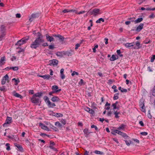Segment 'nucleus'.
Here are the masks:
<instances>
[{
	"instance_id": "6",
	"label": "nucleus",
	"mask_w": 155,
	"mask_h": 155,
	"mask_svg": "<svg viewBox=\"0 0 155 155\" xmlns=\"http://www.w3.org/2000/svg\"><path fill=\"white\" fill-rule=\"evenodd\" d=\"M28 40V38L25 39L24 38H23L21 40L18 41L16 44L17 45H22L25 43Z\"/></svg>"
},
{
	"instance_id": "53",
	"label": "nucleus",
	"mask_w": 155,
	"mask_h": 155,
	"mask_svg": "<svg viewBox=\"0 0 155 155\" xmlns=\"http://www.w3.org/2000/svg\"><path fill=\"white\" fill-rule=\"evenodd\" d=\"M88 112L91 114H93L94 113V111L92 110V109H91L90 108V110H89Z\"/></svg>"
},
{
	"instance_id": "58",
	"label": "nucleus",
	"mask_w": 155,
	"mask_h": 155,
	"mask_svg": "<svg viewBox=\"0 0 155 155\" xmlns=\"http://www.w3.org/2000/svg\"><path fill=\"white\" fill-rule=\"evenodd\" d=\"M113 140L114 141L117 143H119L117 139L115 138H112Z\"/></svg>"
},
{
	"instance_id": "10",
	"label": "nucleus",
	"mask_w": 155,
	"mask_h": 155,
	"mask_svg": "<svg viewBox=\"0 0 155 155\" xmlns=\"http://www.w3.org/2000/svg\"><path fill=\"white\" fill-rule=\"evenodd\" d=\"M55 145V143L54 142H51L49 147L51 149L53 150L54 151H56L57 150L55 147L54 146V145Z\"/></svg>"
},
{
	"instance_id": "2",
	"label": "nucleus",
	"mask_w": 155,
	"mask_h": 155,
	"mask_svg": "<svg viewBox=\"0 0 155 155\" xmlns=\"http://www.w3.org/2000/svg\"><path fill=\"white\" fill-rule=\"evenodd\" d=\"M125 127L126 126L125 125L121 124L117 128V130H113L111 132V134L115 135H116V134L117 133L124 137L125 138L127 137L128 136L125 133L120 131V130H124Z\"/></svg>"
},
{
	"instance_id": "29",
	"label": "nucleus",
	"mask_w": 155,
	"mask_h": 155,
	"mask_svg": "<svg viewBox=\"0 0 155 155\" xmlns=\"http://www.w3.org/2000/svg\"><path fill=\"white\" fill-rule=\"evenodd\" d=\"M43 93L41 92H38L34 94L35 96L38 97H40L42 95Z\"/></svg>"
},
{
	"instance_id": "27",
	"label": "nucleus",
	"mask_w": 155,
	"mask_h": 155,
	"mask_svg": "<svg viewBox=\"0 0 155 155\" xmlns=\"http://www.w3.org/2000/svg\"><path fill=\"white\" fill-rule=\"evenodd\" d=\"M5 61V57H2L0 60V64L3 65L4 63V61Z\"/></svg>"
},
{
	"instance_id": "43",
	"label": "nucleus",
	"mask_w": 155,
	"mask_h": 155,
	"mask_svg": "<svg viewBox=\"0 0 155 155\" xmlns=\"http://www.w3.org/2000/svg\"><path fill=\"white\" fill-rule=\"evenodd\" d=\"M118 94H119L118 93L115 94H114V97H113V99L114 100H117L118 98Z\"/></svg>"
},
{
	"instance_id": "49",
	"label": "nucleus",
	"mask_w": 155,
	"mask_h": 155,
	"mask_svg": "<svg viewBox=\"0 0 155 155\" xmlns=\"http://www.w3.org/2000/svg\"><path fill=\"white\" fill-rule=\"evenodd\" d=\"M155 59V55H153L152 57L151 58L150 61L151 62H152L154 61V60Z\"/></svg>"
},
{
	"instance_id": "24",
	"label": "nucleus",
	"mask_w": 155,
	"mask_h": 155,
	"mask_svg": "<svg viewBox=\"0 0 155 155\" xmlns=\"http://www.w3.org/2000/svg\"><path fill=\"white\" fill-rule=\"evenodd\" d=\"M53 36L55 37H58L60 39L63 41L64 40V38L62 36L60 35H53Z\"/></svg>"
},
{
	"instance_id": "45",
	"label": "nucleus",
	"mask_w": 155,
	"mask_h": 155,
	"mask_svg": "<svg viewBox=\"0 0 155 155\" xmlns=\"http://www.w3.org/2000/svg\"><path fill=\"white\" fill-rule=\"evenodd\" d=\"M83 132L84 133L86 134L87 135H88L89 134V132L88 130L87 129H84Z\"/></svg>"
},
{
	"instance_id": "64",
	"label": "nucleus",
	"mask_w": 155,
	"mask_h": 155,
	"mask_svg": "<svg viewBox=\"0 0 155 155\" xmlns=\"http://www.w3.org/2000/svg\"><path fill=\"white\" fill-rule=\"evenodd\" d=\"M89 153V152L87 150L85 151L84 155H88Z\"/></svg>"
},
{
	"instance_id": "57",
	"label": "nucleus",
	"mask_w": 155,
	"mask_h": 155,
	"mask_svg": "<svg viewBox=\"0 0 155 155\" xmlns=\"http://www.w3.org/2000/svg\"><path fill=\"white\" fill-rule=\"evenodd\" d=\"M54 45H50L49 46V48L51 49H52L54 48Z\"/></svg>"
},
{
	"instance_id": "38",
	"label": "nucleus",
	"mask_w": 155,
	"mask_h": 155,
	"mask_svg": "<svg viewBox=\"0 0 155 155\" xmlns=\"http://www.w3.org/2000/svg\"><path fill=\"white\" fill-rule=\"evenodd\" d=\"M75 12L76 14L80 15L81 14H82L84 13L85 12V11H80V12H77V11L76 10H75V11L74 12Z\"/></svg>"
},
{
	"instance_id": "20",
	"label": "nucleus",
	"mask_w": 155,
	"mask_h": 155,
	"mask_svg": "<svg viewBox=\"0 0 155 155\" xmlns=\"http://www.w3.org/2000/svg\"><path fill=\"white\" fill-rule=\"evenodd\" d=\"M13 94L14 96L20 98L21 99L23 97L20 94H18V93H15V91L13 92Z\"/></svg>"
},
{
	"instance_id": "30",
	"label": "nucleus",
	"mask_w": 155,
	"mask_h": 155,
	"mask_svg": "<svg viewBox=\"0 0 155 155\" xmlns=\"http://www.w3.org/2000/svg\"><path fill=\"white\" fill-rule=\"evenodd\" d=\"M143 19L142 18H138L134 21V22L135 23H137L142 21Z\"/></svg>"
},
{
	"instance_id": "4",
	"label": "nucleus",
	"mask_w": 155,
	"mask_h": 155,
	"mask_svg": "<svg viewBox=\"0 0 155 155\" xmlns=\"http://www.w3.org/2000/svg\"><path fill=\"white\" fill-rule=\"evenodd\" d=\"M1 32L0 33V41H1L5 35V27L3 26H2L1 28Z\"/></svg>"
},
{
	"instance_id": "48",
	"label": "nucleus",
	"mask_w": 155,
	"mask_h": 155,
	"mask_svg": "<svg viewBox=\"0 0 155 155\" xmlns=\"http://www.w3.org/2000/svg\"><path fill=\"white\" fill-rule=\"evenodd\" d=\"M75 74L78 75H79V74L78 72H76L75 71H74L72 73L71 75L72 76H74Z\"/></svg>"
},
{
	"instance_id": "56",
	"label": "nucleus",
	"mask_w": 155,
	"mask_h": 155,
	"mask_svg": "<svg viewBox=\"0 0 155 155\" xmlns=\"http://www.w3.org/2000/svg\"><path fill=\"white\" fill-rule=\"evenodd\" d=\"M112 112L111 111H108L107 113V115L109 116H111V115L112 114Z\"/></svg>"
},
{
	"instance_id": "51",
	"label": "nucleus",
	"mask_w": 155,
	"mask_h": 155,
	"mask_svg": "<svg viewBox=\"0 0 155 155\" xmlns=\"http://www.w3.org/2000/svg\"><path fill=\"white\" fill-rule=\"evenodd\" d=\"M140 134L142 135L146 136L147 135L148 133L147 132H142L140 133Z\"/></svg>"
},
{
	"instance_id": "28",
	"label": "nucleus",
	"mask_w": 155,
	"mask_h": 155,
	"mask_svg": "<svg viewBox=\"0 0 155 155\" xmlns=\"http://www.w3.org/2000/svg\"><path fill=\"white\" fill-rule=\"evenodd\" d=\"M43 99L44 100L45 103L47 104L48 102H50V101L48 97L47 96H45L43 97Z\"/></svg>"
},
{
	"instance_id": "17",
	"label": "nucleus",
	"mask_w": 155,
	"mask_h": 155,
	"mask_svg": "<svg viewBox=\"0 0 155 155\" xmlns=\"http://www.w3.org/2000/svg\"><path fill=\"white\" fill-rule=\"evenodd\" d=\"M143 26V23H141L140 25L137 27V28L136 29V31H140L142 30Z\"/></svg>"
},
{
	"instance_id": "34",
	"label": "nucleus",
	"mask_w": 155,
	"mask_h": 155,
	"mask_svg": "<svg viewBox=\"0 0 155 155\" xmlns=\"http://www.w3.org/2000/svg\"><path fill=\"white\" fill-rule=\"evenodd\" d=\"M58 87L56 85H54L52 87V89L54 91H56L58 90Z\"/></svg>"
},
{
	"instance_id": "63",
	"label": "nucleus",
	"mask_w": 155,
	"mask_h": 155,
	"mask_svg": "<svg viewBox=\"0 0 155 155\" xmlns=\"http://www.w3.org/2000/svg\"><path fill=\"white\" fill-rule=\"evenodd\" d=\"M147 70L150 72H152L153 71L151 69V68L150 67H148L147 68Z\"/></svg>"
},
{
	"instance_id": "33",
	"label": "nucleus",
	"mask_w": 155,
	"mask_h": 155,
	"mask_svg": "<svg viewBox=\"0 0 155 155\" xmlns=\"http://www.w3.org/2000/svg\"><path fill=\"white\" fill-rule=\"evenodd\" d=\"M55 125L56 126L59 127H61L62 126V125L59 122H56L55 123Z\"/></svg>"
},
{
	"instance_id": "9",
	"label": "nucleus",
	"mask_w": 155,
	"mask_h": 155,
	"mask_svg": "<svg viewBox=\"0 0 155 155\" xmlns=\"http://www.w3.org/2000/svg\"><path fill=\"white\" fill-rule=\"evenodd\" d=\"M12 118L8 117L6 118L5 123L3 124V126H5V125L11 123L12 122Z\"/></svg>"
},
{
	"instance_id": "46",
	"label": "nucleus",
	"mask_w": 155,
	"mask_h": 155,
	"mask_svg": "<svg viewBox=\"0 0 155 155\" xmlns=\"http://www.w3.org/2000/svg\"><path fill=\"white\" fill-rule=\"evenodd\" d=\"M98 47L97 45H95L94 47L93 48V51L95 53L96 52V49Z\"/></svg>"
},
{
	"instance_id": "42",
	"label": "nucleus",
	"mask_w": 155,
	"mask_h": 155,
	"mask_svg": "<svg viewBox=\"0 0 155 155\" xmlns=\"http://www.w3.org/2000/svg\"><path fill=\"white\" fill-rule=\"evenodd\" d=\"M15 145L19 150H21L23 149L22 147L20 145L16 144Z\"/></svg>"
},
{
	"instance_id": "15",
	"label": "nucleus",
	"mask_w": 155,
	"mask_h": 155,
	"mask_svg": "<svg viewBox=\"0 0 155 155\" xmlns=\"http://www.w3.org/2000/svg\"><path fill=\"white\" fill-rule=\"evenodd\" d=\"M58 63V60L55 59L52 60L50 61V63L54 65H57Z\"/></svg>"
},
{
	"instance_id": "19",
	"label": "nucleus",
	"mask_w": 155,
	"mask_h": 155,
	"mask_svg": "<svg viewBox=\"0 0 155 155\" xmlns=\"http://www.w3.org/2000/svg\"><path fill=\"white\" fill-rule=\"evenodd\" d=\"M56 54L57 56L60 57H62L65 54L64 52L60 51L56 52Z\"/></svg>"
},
{
	"instance_id": "55",
	"label": "nucleus",
	"mask_w": 155,
	"mask_h": 155,
	"mask_svg": "<svg viewBox=\"0 0 155 155\" xmlns=\"http://www.w3.org/2000/svg\"><path fill=\"white\" fill-rule=\"evenodd\" d=\"M84 83V81L82 79H81L80 81L79 82V84L80 85H82V84H83Z\"/></svg>"
},
{
	"instance_id": "47",
	"label": "nucleus",
	"mask_w": 155,
	"mask_h": 155,
	"mask_svg": "<svg viewBox=\"0 0 155 155\" xmlns=\"http://www.w3.org/2000/svg\"><path fill=\"white\" fill-rule=\"evenodd\" d=\"M60 121L63 125H64L66 124V121L64 119H62Z\"/></svg>"
},
{
	"instance_id": "21",
	"label": "nucleus",
	"mask_w": 155,
	"mask_h": 155,
	"mask_svg": "<svg viewBox=\"0 0 155 155\" xmlns=\"http://www.w3.org/2000/svg\"><path fill=\"white\" fill-rule=\"evenodd\" d=\"M49 107L51 108L56 106L55 104L54 103H51L50 101V102H48L47 104Z\"/></svg>"
},
{
	"instance_id": "25",
	"label": "nucleus",
	"mask_w": 155,
	"mask_h": 155,
	"mask_svg": "<svg viewBox=\"0 0 155 155\" xmlns=\"http://www.w3.org/2000/svg\"><path fill=\"white\" fill-rule=\"evenodd\" d=\"M75 11V10H69V9H64L62 11V12L65 13L68 12H73Z\"/></svg>"
},
{
	"instance_id": "16",
	"label": "nucleus",
	"mask_w": 155,
	"mask_h": 155,
	"mask_svg": "<svg viewBox=\"0 0 155 155\" xmlns=\"http://www.w3.org/2000/svg\"><path fill=\"white\" fill-rule=\"evenodd\" d=\"M46 37L47 40L48 41L51 42V41H53L54 40V38L51 36H50L48 34H46Z\"/></svg>"
},
{
	"instance_id": "14",
	"label": "nucleus",
	"mask_w": 155,
	"mask_h": 155,
	"mask_svg": "<svg viewBox=\"0 0 155 155\" xmlns=\"http://www.w3.org/2000/svg\"><path fill=\"white\" fill-rule=\"evenodd\" d=\"M113 113L115 115V117L116 118H118L119 117V115L120 114V113L117 111H113Z\"/></svg>"
},
{
	"instance_id": "12",
	"label": "nucleus",
	"mask_w": 155,
	"mask_h": 155,
	"mask_svg": "<svg viewBox=\"0 0 155 155\" xmlns=\"http://www.w3.org/2000/svg\"><path fill=\"white\" fill-rule=\"evenodd\" d=\"M51 100L53 102H58L60 101V99L57 96H54L52 97Z\"/></svg>"
},
{
	"instance_id": "18",
	"label": "nucleus",
	"mask_w": 155,
	"mask_h": 155,
	"mask_svg": "<svg viewBox=\"0 0 155 155\" xmlns=\"http://www.w3.org/2000/svg\"><path fill=\"white\" fill-rule=\"evenodd\" d=\"M124 45L126 48H130L133 47L134 45V43H127L124 44Z\"/></svg>"
},
{
	"instance_id": "5",
	"label": "nucleus",
	"mask_w": 155,
	"mask_h": 155,
	"mask_svg": "<svg viewBox=\"0 0 155 155\" xmlns=\"http://www.w3.org/2000/svg\"><path fill=\"white\" fill-rule=\"evenodd\" d=\"M100 10L98 9H94L93 10L90 11L89 12V14L91 15H96L99 13Z\"/></svg>"
},
{
	"instance_id": "50",
	"label": "nucleus",
	"mask_w": 155,
	"mask_h": 155,
	"mask_svg": "<svg viewBox=\"0 0 155 155\" xmlns=\"http://www.w3.org/2000/svg\"><path fill=\"white\" fill-rule=\"evenodd\" d=\"M6 81H8L9 77L8 74H6L3 78Z\"/></svg>"
},
{
	"instance_id": "26",
	"label": "nucleus",
	"mask_w": 155,
	"mask_h": 155,
	"mask_svg": "<svg viewBox=\"0 0 155 155\" xmlns=\"http://www.w3.org/2000/svg\"><path fill=\"white\" fill-rule=\"evenodd\" d=\"M61 89H59L57 90L56 91H53L49 93V94L50 95H52L53 94H54L55 93H56L57 92H59L61 91Z\"/></svg>"
},
{
	"instance_id": "39",
	"label": "nucleus",
	"mask_w": 155,
	"mask_h": 155,
	"mask_svg": "<svg viewBox=\"0 0 155 155\" xmlns=\"http://www.w3.org/2000/svg\"><path fill=\"white\" fill-rule=\"evenodd\" d=\"M12 81H15V82L16 83L15 84V85H17L20 82L19 81L18 79L17 80L15 78H14L12 79Z\"/></svg>"
},
{
	"instance_id": "44",
	"label": "nucleus",
	"mask_w": 155,
	"mask_h": 155,
	"mask_svg": "<svg viewBox=\"0 0 155 155\" xmlns=\"http://www.w3.org/2000/svg\"><path fill=\"white\" fill-rule=\"evenodd\" d=\"M36 15L33 14L31 15V17L29 19L30 21H32L33 20V19L35 17Z\"/></svg>"
},
{
	"instance_id": "13",
	"label": "nucleus",
	"mask_w": 155,
	"mask_h": 155,
	"mask_svg": "<svg viewBox=\"0 0 155 155\" xmlns=\"http://www.w3.org/2000/svg\"><path fill=\"white\" fill-rule=\"evenodd\" d=\"M64 69L62 68L60 70V76L62 79H64L65 78V75L64 74Z\"/></svg>"
},
{
	"instance_id": "1",
	"label": "nucleus",
	"mask_w": 155,
	"mask_h": 155,
	"mask_svg": "<svg viewBox=\"0 0 155 155\" xmlns=\"http://www.w3.org/2000/svg\"><path fill=\"white\" fill-rule=\"evenodd\" d=\"M38 37L36 38L30 45V47L32 48L36 49L42 43L44 42L43 36L39 32H38Z\"/></svg>"
},
{
	"instance_id": "31",
	"label": "nucleus",
	"mask_w": 155,
	"mask_h": 155,
	"mask_svg": "<svg viewBox=\"0 0 155 155\" xmlns=\"http://www.w3.org/2000/svg\"><path fill=\"white\" fill-rule=\"evenodd\" d=\"M118 89L119 90H120L122 92H127V89L121 88V87H120L118 88Z\"/></svg>"
},
{
	"instance_id": "60",
	"label": "nucleus",
	"mask_w": 155,
	"mask_h": 155,
	"mask_svg": "<svg viewBox=\"0 0 155 155\" xmlns=\"http://www.w3.org/2000/svg\"><path fill=\"white\" fill-rule=\"evenodd\" d=\"M84 110H85L88 112L89 110H90V108L88 107H86L84 108Z\"/></svg>"
},
{
	"instance_id": "41",
	"label": "nucleus",
	"mask_w": 155,
	"mask_h": 155,
	"mask_svg": "<svg viewBox=\"0 0 155 155\" xmlns=\"http://www.w3.org/2000/svg\"><path fill=\"white\" fill-rule=\"evenodd\" d=\"M94 153L100 155H102L103 153V152L98 150H95L94 151Z\"/></svg>"
},
{
	"instance_id": "36",
	"label": "nucleus",
	"mask_w": 155,
	"mask_h": 155,
	"mask_svg": "<svg viewBox=\"0 0 155 155\" xmlns=\"http://www.w3.org/2000/svg\"><path fill=\"white\" fill-rule=\"evenodd\" d=\"M9 69H12L13 71H16L18 70V69L19 68L18 67L16 66V67H10L9 68Z\"/></svg>"
},
{
	"instance_id": "22",
	"label": "nucleus",
	"mask_w": 155,
	"mask_h": 155,
	"mask_svg": "<svg viewBox=\"0 0 155 155\" xmlns=\"http://www.w3.org/2000/svg\"><path fill=\"white\" fill-rule=\"evenodd\" d=\"M38 76L39 77L42 78H43L45 79H48L51 77L49 74H46L44 75H39Z\"/></svg>"
},
{
	"instance_id": "59",
	"label": "nucleus",
	"mask_w": 155,
	"mask_h": 155,
	"mask_svg": "<svg viewBox=\"0 0 155 155\" xmlns=\"http://www.w3.org/2000/svg\"><path fill=\"white\" fill-rule=\"evenodd\" d=\"M63 116V115L61 113L57 114V117H62Z\"/></svg>"
},
{
	"instance_id": "37",
	"label": "nucleus",
	"mask_w": 155,
	"mask_h": 155,
	"mask_svg": "<svg viewBox=\"0 0 155 155\" xmlns=\"http://www.w3.org/2000/svg\"><path fill=\"white\" fill-rule=\"evenodd\" d=\"M82 42H83V41H82L80 43H78L76 45L75 47V49L76 50H77L78 49V48L80 46L81 44V43H82Z\"/></svg>"
},
{
	"instance_id": "3",
	"label": "nucleus",
	"mask_w": 155,
	"mask_h": 155,
	"mask_svg": "<svg viewBox=\"0 0 155 155\" xmlns=\"http://www.w3.org/2000/svg\"><path fill=\"white\" fill-rule=\"evenodd\" d=\"M37 97L34 95H33L31 99V102L32 103L37 104L41 103V101L40 98Z\"/></svg>"
},
{
	"instance_id": "32",
	"label": "nucleus",
	"mask_w": 155,
	"mask_h": 155,
	"mask_svg": "<svg viewBox=\"0 0 155 155\" xmlns=\"http://www.w3.org/2000/svg\"><path fill=\"white\" fill-rule=\"evenodd\" d=\"M136 47H134V49H139L140 48V43L138 42V41H137L136 43Z\"/></svg>"
},
{
	"instance_id": "11",
	"label": "nucleus",
	"mask_w": 155,
	"mask_h": 155,
	"mask_svg": "<svg viewBox=\"0 0 155 155\" xmlns=\"http://www.w3.org/2000/svg\"><path fill=\"white\" fill-rule=\"evenodd\" d=\"M118 104V102L116 101L115 103H113L112 104V106L113 107V111L115 110L116 109H118L119 107L117 106V104Z\"/></svg>"
},
{
	"instance_id": "61",
	"label": "nucleus",
	"mask_w": 155,
	"mask_h": 155,
	"mask_svg": "<svg viewBox=\"0 0 155 155\" xmlns=\"http://www.w3.org/2000/svg\"><path fill=\"white\" fill-rule=\"evenodd\" d=\"M126 144L127 146H129L130 144L131 143V142L130 141V143H129L127 141L125 140V141Z\"/></svg>"
},
{
	"instance_id": "52",
	"label": "nucleus",
	"mask_w": 155,
	"mask_h": 155,
	"mask_svg": "<svg viewBox=\"0 0 155 155\" xmlns=\"http://www.w3.org/2000/svg\"><path fill=\"white\" fill-rule=\"evenodd\" d=\"M6 80L4 78H3L2 81V84H5L6 82Z\"/></svg>"
},
{
	"instance_id": "62",
	"label": "nucleus",
	"mask_w": 155,
	"mask_h": 155,
	"mask_svg": "<svg viewBox=\"0 0 155 155\" xmlns=\"http://www.w3.org/2000/svg\"><path fill=\"white\" fill-rule=\"evenodd\" d=\"M97 74L98 75H99L101 77H102L103 76V74L100 72H98L97 73Z\"/></svg>"
},
{
	"instance_id": "7",
	"label": "nucleus",
	"mask_w": 155,
	"mask_h": 155,
	"mask_svg": "<svg viewBox=\"0 0 155 155\" xmlns=\"http://www.w3.org/2000/svg\"><path fill=\"white\" fill-rule=\"evenodd\" d=\"M39 126L41 127V128L45 130L46 131H49V129L44 124L42 123H40L39 124Z\"/></svg>"
},
{
	"instance_id": "35",
	"label": "nucleus",
	"mask_w": 155,
	"mask_h": 155,
	"mask_svg": "<svg viewBox=\"0 0 155 155\" xmlns=\"http://www.w3.org/2000/svg\"><path fill=\"white\" fill-rule=\"evenodd\" d=\"M101 21H102L103 22L104 21V19L102 18H99L98 20H97L96 21V23H100L101 22Z\"/></svg>"
},
{
	"instance_id": "23",
	"label": "nucleus",
	"mask_w": 155,
	"mask_h": 155,
	"mask_svg": "<svg viewBox=\"0 0 155 155\" xmlns=\"http://www.w3.org/2000/svg\"><path fill=\"white\" fill-rule=\"evenodd\" d=\"M118 58V56L114 54L112 55L111 57L110 58V60L111 61H114Z\"/></svg>"
},
{
	"instance_id": "8",
	"label": "nucleus",
	"mask_w": 155,
	"mask_h": 155,
	"mask_svg": "<svg viewBox=\"0 0 155 155\" xmlns=\"http://www.w3.org/2000/svg\"><path fill=\"white\" fill-rule=\"evenodd\" d=\"M140 106L141 109V110L144 112H145L146 110L144 107V104L143 101H141L140 102Z\"/></svg>"
},
{
	"instance_id": "40",
	"label": "nucleus",
	"mask_w": 155,
	"mask_h": 155,
	"mask_svg": "<svg viewBox=\"0 0 155 155\" xmlns=\"http://www.w3.org/2000/svg\"><path fill=\"white\" fill-rule=\"evenodd\" d=\"M5 146L6 147V149L8 150H10L11 148L10 146V144L8 143H6Z\"/></svg>"
},
{
	"instance_id": "54",
	"label": "nucleus",
	"mask_w": 155,
	"mask_h": 155,
	"mask_svg": "<svg viewBox=\"0 0 155 155\" xmlns=\"http://www.w3.org/2000/svg\"><path fill=\"white\" fill-rule=\"evenodd\" d=\"M117 54L118 55H120V56H122V54L120 55V53H121V51H120V50H117Z\"/></svg>"
}]
</instances>
